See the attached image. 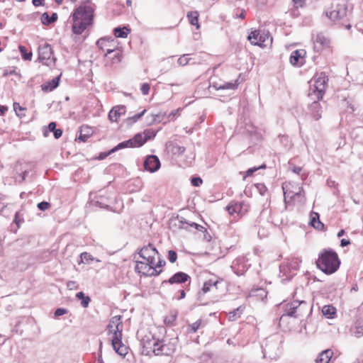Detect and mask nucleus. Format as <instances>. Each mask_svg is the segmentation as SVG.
<instances>
[{
    "mask_svg": "<svg viewBox=\"0 0 363 363\" xmlns=\"http://www.w3.org/2000/svg\"><path fill=\"white\" fill-rule=\"evenodd\" d=\"M245 81V77H242V74H240L237 79L233 82H223L222 83L215 82L213 84V87L216 90H222L226 91L228 94L230 95L232 94V91L236 90L238 89V85Z\"/></svg>",
    "mask_w": 363,
    "mask_h": 363,
    "instance_id": "nucleus-7",
    "label": "nucleus"
},
{
    "mask_svg": "<svg viewBox=\"0 0 363 363\" xmlns=\"http://www.w3.org/2000/svg\"><path fill=\"white\" fill-rule=\"evenodd\" d=\"M67 286L69 289L72 290L74 288L76 287V282L74 281H69L67 283Z\"/></svg>",
    "mask_w": 363,
    "mask_h": 363,
    "instance_id": "nucleus-61",
    "label": "nucleus"
},
{
    "mask_svg": "<svg viewBox=\"0 0 363 363\" xmlns=\"http://www.w3.org/2000/svg\"><path fill=\"white\" fill-rule=\"evenodd\" d=\"M353 333L357 337H359L363 335V320H357L353 329Z\"/></svg>",
    "mask_w": 363,
    "mask_h": 363,
    "instance_id": "nucleus-30",
    "label": "nucleus"
},
{
    "mask_svg": "<svg viewBox=\"0 0 363 363\" xmlns=\"http://www.w3.org/2000/svg\"><path fill=\"white\" fill-rule=\"evenodd\" d=\"M288 267L290 270H297L299 267L298 262L297 259L292 260Z\"/></svg>",
    "mask_w": 363,
    "mask_h": 363,
    "instance_id": "nucleus-54",
    "label": "nucleus"
},
{
    "mask_svg": "<svg viewBox=\"0 0 363 363\" xmlns=\"http://www.w3.org/2000/svg\"><path fill=\"white\" fill-rule=\"evenodd\" d=\"M178 220V228L180 229L189 230V227L194 228L197 230H202L203 227L201 225H199L194 222L189 223L186 221L183 217H177Z\"/></svg>",
    "mask_w": 363,
    "mask_h": 363,
    "instance_id": "nucleus-20",
    "label": "nucleus"
},
{
    "mask_svg": "<svg viewBox=\"0 0 363 363\" xmlns=\"http://www.w3.org/2000/svg\"><path fill=\"white\" fill-rule=\"evenodd\" d=\"M247 39L252 44L260 46L265 41L264 37L260 35L259 31L257 30L252 31L248 35Z\"/></svg>",
    "mask_w": 363,
    "mask_h": 363,
    "instance_id": "nucleus-21",
    "label": "nucleus"
},
{
    "mask_svg": "<svg viewBox=\"0 0 363 363\" xmlns=\"http://www.w3.org/2000/svg\"><path fill=\"white\" fill-rule=\"evenodd\" d=\"M313 101L308 106V113L315 121L322 116L323 109L319 102L320 100L313 99Z\"/></svg>",
    "mask_w": 363,
    "mask_h": 363,
    "instance_id": "nucleus-15",
    "label": "nucleus"
},
{
    "mask_svg": "<svg viewBox=\"0 0 363 363\" xmlns=\"http://www.w3.org/2000/svg\"><path fill=\"white\" fill-rule=\"evenodd\" d=\"M62 74H58L50 81L45 82L41 84V89L44 92H50L55 89L60 84Z\"/></svg>",
    "mask_w": 363,
    "mask_h": 363,
    "instance_id": "nucleus-17",
    "label": "nucleus"
},
{
    "mask_svg": "<svg viewBox=\"0 0 363 363\" xmlns=\"http://www.w3.org/2000/svg\"><path fill=\"white\" fill-rule=\"evenodd\" d=\"M129 31L130 30L125 27L123 28L121 27H116L113 29V33L116 38H126Z\"/></svg>",
    "mask_w": 363,
    "mask_h": 363,
    "instance_id": "nucleus-34",
    "label": "nucleus"
},
{
    "mask_svg": "<svg viewBox=\"0 0 363 363\" xmlns=\"http://www.w3.org/2000/svg\"><path fill=\"white\" fill-rule=\"evenodd\" d=\"M72 32L76 35L82 34L87 26L93 23L94 9L89 0L84 1L72 13Z\"/></svg>",
    "mask_w": 363,
    "mask_h": 363,
    "instance_id": "nucleus-1",
    "label": "nucleus"
},
{
    "mask_svg": "<svg viewBox=\"0 0 363 363\" xmlns=\"http://www.w3.org/2000/svg\"><path fill=\"white\" fill-rule=\"evenodd\" d=\"M344 11H340V9L338 8V6H337L335 9H333L330 11H326V16L332 21H335L342 18L344 16Z\"/></svg>",
    "mask_w": 363,
    "mask_h": 363,
    "instance_id": "nucleus-25",
    "label": "nucleus"
},
{
    "mask_svg": "<svg viewBox=\"0 0 363 363\" xmlns=\"http://www.w3.org/2000/svg\"><path fill=\"white\" fill-rule=\"evenodd\" d=\"M255 188L259 191L260 195L265 196L266 193L267 192V188L264 184H256Z\"/></svg>",
    "mask_w": 363,
    "mask_h": 363,
    "instance_id": "nucleus-43",
    "label": "nucleus"
},
{
    "mask_svg": "<svg viewBox=\"0 0 363 363\" xmlns=\"http://www.w3.org/2000/svg\"><path fill=\"white\" fill-rule=\"evenodd\" d=\"M76 297L81 300V304L84 308H87L91 301V298L88 296H85L82 291L78 292Z\"/></svg>",
    "mask_w": 363,
    "mask_h": 363,
    "instance_id": "nucleus-32",
    "label": "nucleus"
},
{
    "mask_svg": "<svg viewBox=\"0 0 363 363\" xmlns=\"http://www.w3.org/2000/svg\"><path fill=\"white\" fill-rule=\"evenodd\" d=\"M190 279V277L182 272H179L171 277L168 280L162 281V284L168 283L170 284L185 283Z\"/></svg>",
    "mask_w": 363,
    "mask_h": 363,
    "instance_id": "nucleus-16",
    "label": "nucleus"
},
{
    "mask_svg": "<svg viewBox=\"0 0 363 363\" xmlns=\"http://www.w3.org/2000/svg\"><path fill=\"white\" fill-rule=\"evenodd\" d=\"M177 259V254L174 250L168 251V259L171 263H174Z\"/></svg>",
    "mask_w": 363,
    "mask_h": 363,
    "instance_id": "nucleus-47",
    "label": "nucleus"
},
{
    "mask_svg": "<svg viewBox=\"0 0 363 363\" xmlns=\"http://www.w3.org/2000/svg\"><path fill=\"white\" fill-rule=\"evenodd\" d=\"M67 313V311L65 308H59L55 310V316L59 317L60 315H62L64 314H66Z\"/></svg>",
    "mask_w": 363,
    "mask_h": 363,
    "instance_id": "nucleus-55",
    "label": "nucleus"
},
{
    "mask_svg": "<svg viewBox=\"0 0 363 363\" xmlns=\"http://www.w3.org/2000/svg\"><path fill=\"white\" fill-rule=\"evenodd\" d=\"M340 261L337 254L333 250H324L316 261L317 267L327 274L335 272L340 267Z\"/></svg>",
    "mask_w": 363,
    "mask_h": 363,
    "instance_id": "nucleus-2",
    "label": "nucleus"
},
{
    "mask_svg": "<svg viewBox=\"0 0 363 363\" xmlns=\"http://www.w3.org/2000/svg\"><path fill=\"white\" fill-rule=\"evenodd\" d=\"M314 84L311 85L308 97L310 99L320 100L325 91L326 83L328 81V77L324 72H321L319 76L314 77Z\"/></svg>",
    "mask_w": 363,
    "mask_h": 363,
    "instance_id": "nucleus-5",
    "label": "nucleus"
},
{
    "mask_svg": "<svg viewBox=\"0 0 363 363\" xmlns=\"http://www.w3.org/2000/svg\"><path fill=\"white\" fill-rule=\"evenodd\" d=\"M350 244V241L349 240L346 239H342L340 240V246L341 247H346Z\"/></svg>",
    "mask_w": 363,
    "mask_h": 363,
    "instance_id": "nucleus-64",
    "label": "nucleus"
},
{
    "mask_svg": "<svg viewBox=\"0 0 363 363\" xmlns=\"http://www.w3.org/2000/svg\"><path fill=\"white\" fill-rule=\"evenodd\" d=\"M202 324V320L199 319L195 323L189 325L188 326V332L189 333H196L199 328L201 327Z\"/></svg>",
    "mask_w": 363,
    "mask_h": 363,
    "instance_id": "nucleus-41",
    "label": "nucleus"
},
{
    "mask_svg": "<svg viewBox=\"0 0 363 363\" xmlns=\"http://www.w3.org/2000/svg\"><path fill=\"white\" fill-rule=\"evenodd\" d=\"M246 206L242 202L231 201L227 206L226 210L230 215L237 213L240 216H242L247 211V208L243 210L244 207Z\"/></svg>",
    "mask_w": 363,
    "mask_h": 363,
    "instance_id": "nucleus-14",
    "label": "nucleus"
},
{
    "mask_svg": "<svg viewBox=\"0 0 363 363\" xmlns=\"http://www.w3.org/2000/svg\"><path fill=\"white\" fill-rule=\"evenodd\" d=\"M330 40L325 37L323 33H318L316 35L313 40V48L315 52H320L324 48L330 46Z\"/></svg>",
    "mask_w": 363,
    "mask_h": 363,
    "instance_id": "nucleus-13",
    "label": "nucleus"
},
{
    "mask_svg": "<svg viewBox=\"0 0 363 363\" xmlns=\"http://www.w3.org/2000/svg\"><path fill=\"white\" fill-rule=\"evenodd\" d=\"M152 265L147 261H137L135 270L146 277L158 276L162 270L155 269Z\"/></svg>",
    "mask_w": 363,
    "mask_h": 363,
    "instance_id": "nucleus-8",
    "label": "nucleus"
},
{
    "mask_svg": "<svg viewBox=\"0 0 363 363\" xmlns=\"http://www.w3.org/2000/svg\"><path fill=\"white\" fill-rule=\"evenodd\" d=\"M115 351L121 356H125L128 353V348L122 342L118 345L113 346Z\"/></svg>",
    "mask_w": 363,
    "mask_h": 363,
    "instance_id": "nucleus-38",
    "label": "nucleus"
},
{
    "mask_svg": "<svg viewBox=\"0 0 363 363\" xmlns=\"http://www.w3.org/2000/svg\"><path fill=\"white\" fill-rule=\"evenodd\" d=\"M13 107L14 111L16 112V114L19 118H21L26 116V113H24V111L26 110V108L25 107L21 106L19 104V103L14 102L13 104Z\"/></svg>",
    "mask_w": 363,
    "mask_h": 363,
    "instance_id": "nucleus-36",
    "label": "nucleus"
},
{
    "mask_svg": "<svg viewBox=\"0 0 363 363\" xmlns=\"http://www.w3.org/2000/svg\"><path fill=\"white\" fill-rule=\"evenodd\" d=\"M311 224L313 228L318 230H323L324 228V224L319 220V214L317 213H313L311 214Z\"/></svg>",
    "mask_w": 363,
    "mask_h": 363,
    "instance_id": "nucleus-29",
    "label": "nucleus"
},
{
    "mask_svg": "<svg viewBox=\"0 0 363 363\" xmlns=\"http://www.w3.org/2000/svg\"><path fill=\"white\" fill-rule=\"evenodd\" d=\"M138 254L144 261L149 262L151 264H155L156 256H159L158 251L151 244L142 247Z\"/></svg>",
    "mask_w": 363,
    "mask_h": 363,
    "instance_id": "nucleus-9",
    "label": "nucleus"
},
{
    "mask_svg": "<svg viewBox=\"0 0 363 363\" xmlns=\"http://www.w3.org/2000/svg\"><path fill=\"white\" fill-rule=\"evenodd\" d=\"M125 113V106H116L112 108L108 113V118L112 122H116L121 116L124 115Z\"/></svg>",
    "mask_w": 363,
    "mask_h": 363,
    "instance_id": "nucleus-19",
    "label": "nucleus"
},
{
    "mask_svg": "<svg viewBox=\"0 0 363 363\" xmlns=\"http://www.w3.org/2000/svg\"><path fill=\"white\" fill-rule=\"evenodd\" d=\"M141 91L143 94L147 95L149 93V91L150 89V86L147 83H144L141 86Z\"/></svg>",
    "mask_w": 363,
    "mask_h": 363,
    "instance_id": "nucleus-53",
    "label": "nucleus"
},
{
    "mask_svg": "<svg viewBox=\"0 0 363 363\" xmlns=\"http://www.w3.org/2000/svg\"><path fill=\"white\" fill-rule=\"evenodd\" d=\"M56 129V123L55 122H50L48 124V130H45L43 135L44 136L48 135V132H54V130Z\"/></svg>",
    "mask_w": 363,
    "mask_h": 363,
    "instance_id": "nucleus-49",
    "label": "nucleus"
},
{
    "mask_svg": "<svg viewBox=\"0 0 363 363\" xmlns=\"http://www.w3.org/2000/svg\"><path fill=\"white\" fill-rule=\"evenodd\" d=\"M82 131H83V130H81V133H80V135L78 137V139L80 141L85 142L87 140V138H89V132L86 134H83Z\"/></svg>",
    "mask_w": 363,
    "mask_h": 363,
    "instance_id": "nucleus-57",
    "label": "nucleus"
},
{
    "mask_svg": "<svg viewBox=\"0 0 363 363\" xmlns=\"http://www.w3.org/2000/svg\"><path fill=\"white\" fill-rule=\"evenodd\" d=\"M40 20L43 24L50 25L57 20V14L56 13H53L52 16H50L48 13L45 12L42 14Z\"/></svg>",
    "mask_w": 363,
    "mask_h": 363,
    "instance_id": "nucleus-28",
    "label": "nucleus"
},
{
    "mask_svg": "<svg viewBox=\"0 0 363 363\" xmlns=\"http://www.w3.org/2000/svg\"><path fill=\"white\" fill-rule=\"evenodd\" d=\"M160 165V161L156 155H148L144 161L145 169L150 172L157 171Z\"/></svg>",
    "mask_w": 363,
    "mask_h": 363,
    "instance_id": "nucleus-12",
    "label": "nucleus"
},
{
    "mask_svg": "<svg viewBox=\"0 0 363 363\" xmlns=\"http://www.w3.org/2000/svg\"><path fill=\"white\" fill-rule=\"evenodd\" d=\"M80 259L82 262L89 263L91 261L94 260V257L88 252H82L80 255Z\"/></svg>",
    "mask_w": 363,
    "mask_h": 363,
    "instance_id": "nucleus-42",
    "label": "nucleus"
},
{
    "mask_svg": "<svg viewBox=\"0 0 363 363\" xmlns=\"http://www.w3.org/2000/svg\"><path fill=\"white\" fill-rule=\"evenodd\" d=\"M156 133L152 130H146L143 133H137L133 138L123 141L109 151L110 155L116 151L126 147H139L143 145L148 140L154 138Z\"/></svg>",
    "mask_w": 363,
    "mask_h": 363,
    "instance_id": "nucleus-3",
    "label": "nucleus"
},
{
    "mask_svg": "<svg viewBox=\"0 0 363 363\" xmlns=\"http://www.w3.org/2000/svg\"><path fill=\"white\" fill-rule=\"evenodd\" d=\"M284 315L294 317L296 318H301L306 316L311 311L308 303L305 301H294L291 303H287L284 305Z\"/></svg>",
    "mask_w": 363,
    "mask_h": 363,
    "instance_id": "nucleus-4",
    "label": "nucleus"
},
{
    "mask_svg": "<svg viewBox=\"0 0 363 363\" xmlns=\"http://www.w3.org/2000/svg\"><path fill=\"white\" fill-rule=\"evenodd\" d=\"M179 109L173 110L168 116L169 120H173L179 112Z\"/></svg>",
    "mask_w": 363,
    "mask_h": 363,
    "instance_id": "nucleus-60",
    "label": "nucleus"
},
{
    "mask_svg": "<svg viewBox=\"0 0 363 363\" xmlns=\"http://www.w3.org/2000/svg\"><path fill=\"white\" fill-rule=\"evenodd\" d=\"M177 339L157 340L155 342L156 347H154L153 352L155 355H172L177 347Z\"/></svg>",
    "mask_w": 363,
    "mask_h": 363,
    "instance_id": "nucleus-6",
    "label": "nucleus"
},
{
    "mask_svg": "<svg viewBox=\"0 0 363 363\" xmlns=\"http://www.w3.org/2000/svg\"><path fill=\"white\" fill-rule=\"evenodd\" d=\"M122 329L123 328L117 329H114L111 332L113 333L112 339H111V343L113 346L118 345V344H121V339H122Z\"/></svg>",
    "mask_w": 363,
    "mask_h": 363,
    "instance_id": "nucleus-27",
    "label": "nucleus"
},
{
    "mask_svg": "<svg viewBox=\"0 0 363 363\" xmlns=\"http://www.w3.org/2000/svg\"><path fill=\"white\" fill-rule=\"evenodd\" d=\"M158 257V261L157 262H156V261L155 260V264L152 265V267H154V268L155 269H157V268H160V267H162L163 266L165 265L166 262L164 260L162 259L160 257V255L157 256Z\"/></svg>",
    "mask_w": 363,
    "mask_h": 363,
    "instance_id": "nucleus-51",
    "label": "nucleus"
},
{
    "mask_svg": "<svg viewBox=\"0 0 363 363\" xmlns=\"http://www.w3.org/2000/svg\"><path fill=\"white\" fill-rule=\"evenodd\" d=\"M19 50L22 56V58L24 60H30L32 58V52H28L26 48L24 46L20 45Z\"/></svg>",
    "mask_w": 363,
    "mask_h": 363,
    "instance_id": "nucleus-40",
    "label": "nucleus"
},
{
    "mask_svg": "<svg viewBox=\"0 0 363 363\" xmlns=\"http://www.w3.org/2000/svg\"><path fill=\"white\" fill-rule=\"evenodd\" d=\"M265 167V165H262L260 166L258 168H250L249 169L247 172H246V176L249 177V176H251L252 175V174L257 171L258 169H260V168H264Z\"/></svg>",
    "mask_w": 363,
    "mask_h": 363,
    "instance_id": "nucleus-56",
    "label": "nucleus"
},
{
    "mask_svg": "<svg viewBox=\"0 0 363 363\" xmlns=\"http://www.w3.org/2000/svg\"><path fill=\"white\" fill-rule=\"evenodd\" d=\"M306 52L303 49L296 50L291 52L289 61L293 66L301 67L305 63Z\"/></svg>",
    "mask_w": 363,
    "mask_h": 363,
    "instance_id": "nucleus-11",
    "label": "nucleus"
},
{
    "mask_svg": "<svg viewBox=\"0 0 363 363\" xmlns=\"http://www.w3.org/2000/svg\"><path fill=\"white\" fill-rule=\"evenodd\" d=\"M187 18L191 25L196 26L197 28H199V25L198 23L199 14L196 11H191L187 13Z\"/></svg>",
    "mask_w": 363,
    "mask_h": 363,
    "instance_id": "nucleus-35",
    "label": "nucleus"
},
{
    "mask_svg": "<svg viewBox=\"0 0 363 363\" xmlns=\"http://www.w3.org/2000/svg\"><path fill=\"white\" fill-rule=\"evenodd\" d=\"M185 151V147L184 146H180L177 144H172L171 145V152L174 155H181Z\"/></svg>",
    "mask_w": 363,
    "mask_h": 363,
    "instance_id": "nucleus-37",
    "label": "nucleus"
},
{
    "mask_svg": "<svg viewBox=\"0 0 363 363\" xmlns=\"http://www.w3.org/2000/svg\"><path fill=\"white\" fill-rule=\"evenodd\" d=\"M322 313L326 318H332L336 313V309L332 306H324L322 308Z\"/></svg>",
    "mask_w": 363,
    "mask_h": 363,
    "instance_id": "nucleus-31",
    "label": "nucleus"
},
{
    "mask_svg": "<svg viewBox=\"0 0 363 363\" xmlns=\"http://www.w3.org/2000/svg\"><path fill=\"white\" fill-rule=\"evenodd\" d=\"M45 0H33L32 3L35 6H43V1Z\"/></svg>",
    "mask_w": 363,
    "mask_h": 363,
    "instance_id": "nucleus-63",
    "label": "nucleus"
},
{
    "mask_svg": "<svg viewBox=\"0 0 363 363\" xmlns=\"http://www.w3.org/2000/svg\"><path fill=\"white\" fill-rule=\"evenodd\" d=\"M333 355V352L332 350H325L320 353L315 362L316 363H329Z\"/></svg>",
    "mask_w": 363,
    "mask_h": 363,
    "instance_id": "nucleus-23",
    "label": "nucleus"
},
{
    "mask_svg": "<svg viewBox=\"0 0 363 363\" xmlns=\"http://www.w3.org/2000/svg\"><path fill=\"white\" fill-rule=\"evenodd\" d=\"M155 342H157V340H155L153 337H150L149 336H145L143 338L142 344L143 347V351L147 352V354L154 350V347H156Z\"/></svg>",
    "mask_w": 363,
    "mask_h": 363,
    "instance_id": "nucleus-22",
    "label": "nucleus"
},
{
    "mask_svg": "<svg viewBox=\"0 0 363 363\" xmlns=\"http://www.w3.org/2000/svg\"><path fill=\"white\" fill-rule=\"evenodd\" d=\"M108 43H110L109 38H102L97 40L96 45L99 49L104 50L108 48L107 47Z\"/></svg>",
    "mask_w": 363,
    "mask_h": 363,
    "instance_id": "nucleus-39",
    "label": "nucleus"
},
{
    "mask_svg": "<svg viewBox=\"0 0 363 363\" xmlns=\"http://www.w3.org/2000/svg\"><path fill=\"white\" fill-rule=\"evenodd\" d=\"M53 133H54L55 138L58 139V138H60L62 136V130L61 129H57L56 128L54 130Z\"/></svg>",
    "mask_w": 363,
    "mask_h": 363,
    "instance_id": "nucleus-59",
    "label": "nucleus"
},
{
    "mask_svg": "<svg viewBox=\"0 0 363 363\" xmlns=\"http://www.w3.org/2000/svg\"><path fill=\"white\" fill-rule=\"evenodd\" d=\"M37 206L40 211H44L50 207V203L47 201H42L38 203Z\"/></svg>",
    "mask_w": 363,
    "mask_h": 363,
    "instance_id": "nucleus-48",
    "label": "nucleus"
},
{
    "mask_svg": "<svg viewBox=\"0 0 363 363\" xmlns=\"http://www.w3.org/2000/svg\"><path fill=\"white\" fill-rule=\"evenodd\" d=\"M51 54V48L48 45L39 48V59L40 60H49Z\"/></svg>",
    "mask_w": 363,
    "mask_h": 363,
    "instance_id": "nucleus-26",
    "label": "nucleus"
},
{
    "mask_svg": "<svg viewBox=\"0 0 363 363\" xmlns=\"http://www.w3.org/2000/svg\"><path fill=\"white\" fill-rule=\"evenodd\" d=\"M218 281H213L212 279H209L208 281H206L204 284H203V288H202V291L203 294H206L207 292H208L211 289V287L214 286L216 289H218Z\"/></svg>",
    "mask_w": 363,
    "mask_h": 363,
    "instance_id": "nucleus-33",
    "label": "nucleus"
},
{
    "mask_svg": "<svg viewBox=\"0 0 363 363\" xmlns=\"http://www.w3.org/2000/svg\"><path fill=\"white\" fill-rule=\"evenodd\" d=\"M146 110L144 109L139 113L134 115L133 117L128 118L129 121H132L133 122H136L138 119H140L145 113Z\"/></svg>",
    "mask_w": 363,
    "mask_h": 363,
    "instance_id": "nucleus-52",
    "label": "nucleus"
},
{
    "mask_svg": "<svg viewBox=\"0 0 363 363\" xmlns=\"http://www.w3.org/2000/svg\"><path fill=\"white\" fill-rule=\"evenodd\" d=\"M176 319H177V315L171 314L170 315L165 317L164 323L167 325H169V326L172 325L173 323L176 320Z\"/></svg>",
    "mask_w": 363,
    "mask_h": 363,
    "instance_id": "nucleus-44",
    "label": "nucleus"
},
{
    "mask_svg": "<svg viewBox=\"0 0 363 363\" xmlns=\"http://www.w3.org/2000/svg\"><path fill=\"white\" fill-rule=\"evenodd\" d=\"M105 57L106 60H111L112 62V65H113L121 62L122 56L119 50L107 48Z\"/></svg>",
    "mask_w": 363,
    "mask_h": 363,
    "instance_id": "nucleus-18",
    "label": "nucleus"
},
{
    "mask_svg": "<svg viewBox=\"0 0 363 363\" xmlns=\"http://www.w3.org/2000/svg\"><path fill=\"white\" fill-rule=\"evenodd\" d=\"M189 58L188 57V55H184L182 57H179L177 60V63L179 66H185L188 64Z\"/></svg>",
    "mask_w": 363,
    "mask_h": 363,
    "instance_id": "nucleus-45",
    "label": "nucleus"
},
{
    "mask_svg": "<svg viewBox=\"0 0 363 363\" xmlns=\"http://www.w3.org/2000/svg\"><path fill=\"white\" fill-rule=\"evenodd\" d=\"M151 117H152L151 122H152V123L160 122V121H161L160 116L159 114L152 115Z\"/></svg>",
    "mask_w": 363,
    "mask_h": 363,
    "instance_id": "nucleus-62",
    "label": "nucleus"
},
{
    "mask_svg": "<svg viewBox=\"0 0 363 363\" xmlns=\"http://www.w3.org/2000/svg\"><path fill=\"white\" fill-rule=\"evenodd\" d=\"M121 315H116V316H113L110 320L109 324L108 325V330L109 333H111V332H112V330H114V328H113L114 327H115V329H117V330H118V328H123V325H122V322H121Z\"/></svg>",
    "mask_w": 363,
    "mask_h": 363,
    "instance_id": "nucleus-24",
    "label": "nucleus"
},
{
    "mask_svg": "<svg viewBox=\"0 0 363 363\" xmlns=\"http://www.w3.org/2000/svg\"><path fill=\"white\" fill-rule=\"evenodd\" d=\"M239 313H240V308H238L233 310V311H230L228 313L229 320L231 321L236 320L237 317L239 315Z\"/></svg>",
    "mask_w": 363,
    "mask_h": 363,
    "instance_id": "nucleus-46",
    "label": "nucleus"
},
{
    "mask_svg": "<svg viewBox=\"0 0 363 363\" xmlns=\"http://www.w3.org/2000/svg\"><path fill=\"white\" fill-rule=\"evenodd\" d=\"M202 182V179L199 177H192L191 179V183L194 186H199Z\"/></svg>",
    "mask_w": 363,
    "mask_h": 363,
    "instance_id": "nucleus-50",
    "label": "nucleus"
},
{
    "mask_svg": "<svg viewBox=\"0 0 363 363\" xmlns=\"http://www.w3.org/2000/svg\"><path fill=\"white\" fill-rule=\"evenodd\" d=\"M292 1L294 2V6L297 9L299 7H302L304 4L303 0H292Z\"/></svg>",
    "mask_w": 363,
    "mask_h": 363,
    "instance_id": "nucleus-58",
    "label": "nucleus"
},
{
    "mask_svg": "<svg viewBox=\"0 0 363 363\" xmlns=\"http://www.w3.org/2000/svg\"><path fill=\"white\" fill-rule=\"evenodd\" d=\"M279 350V342L277 341L267 340L264 347L263 353L264 357H269L271 359L276 358L277 351Z\"/></svg>",
    "mask_w": 363,
    "mask_h": 363,
    "instance_id": "nucleus-10",
    "label": "nucleus"
}]
</instances>
